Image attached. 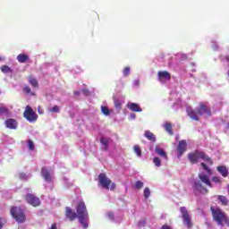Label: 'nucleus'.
<instances>
[{
    "instance_id": "obj_13",
    "label": "nucleus",
    "mask_w": 229,
    "mask_h": 229,
    "mask_svg": "<svg viewBox=\"0 0 229 229\" xmlns=\"http://www.w3.org/2000/svg\"><path fill=\"white\" fill-rule=\"evenodd\" d=\"M65 216L69 221H76V219H78V213L74 212L72 208L69 207L65 208Z\"/></svg>"
},
{
    "instance_id": "obj_14",
    "label": "nucleus",
    "mask_w": 229,
    "mask_h": 229,
    "mask_svg": "<svg viewBox=\"0 0 229 229\" xmlns=\"http://www.w3.org/2000/svg\"><path fill=\"white\" fill-rule=\"evenodd\" d=\"M4 124L9 130H17V126L19 125L17 120L13 118H9L5 120Z\"/></svg>"
},
{
    "instance_id": "obj_39",
    "label": "nucleus",
    "mask_w": 229,
    "mask_h": 229,
    "mask_svg": "<svg viewBox=\"0 0 229 229\" xmlns=\"http://www.w3.org/2000/svg\"><path fill=\"white\" fill-rule=\"evenodd\" d=\"M212 182H214V183H221V178L217 177V176H214L211 178Z\"/></svg>"
},
{
    "instance_id": "obj_42",
    "label": "nucleus",
    "mask_w": 229,
    "mask_h": 229,
    "mask_svg": "<svg viewBox=\"0 0 229 229\" xmlns=\"http://www.w3.org/2000/svg\"><path fill=\"white\" fill-rule=\"evenodd\" d=\"M161 229H173V227H171L168 225H162Z\"/></svg>"
},
{
    "instance_id": "obj_54",
    "label": "nucleus",
    "mask_w": 229,
    "mask_h": 229,
    "mask_svg": "<svg viewBox=\"0 0 229 229\" xmlns=\"http://www.w3.org/2000/svg\"><path fill=\"white\" fill-rule=\"evenodd\" d=\"M38 112L40 113V112H42V111H40V109H38Z\"/></svg>"
},
{
    "instance_id": "obj_30",
    "label": "nucleus",
    "mask_w": 229,
    "mask_h": 229,
    "mask_svg": "<svg viewBox=\"0 0 229 229\" xmlns=\"http://www.w3.org/2000/svg\"><path fill=\"white\" fill-rule=\"evenodd\" d=\"M153 164H155L156 167H160V165H162V161L160 160L159 157H154L153 158Z\"/></svg>"
},
{
    "instance_id": "obj_19",
    "label": "nucleus",
    "mask_w": 229,
    "mask_h": 229,
    "mask_svg": "<svg viewBox=\"0 0 229 229\" xmlns=\"http://www.w3.org/2000/svg\"><path fill=\"white\" fill-rule=\"evenodd\" d=\"M16 59L20 64H26L30 60V55L26 54H20L17 55Z\"/></svg>"
},
{
    "instance_id": "obj_51",
    "label": "nucleus",
    "mask_w": 229,
    "mask_h": 229,
    "mask_svg": "<svg viewBox=\"0 0 229 229\" xmlns=\"http://www.w3.org/2000/svg\"><path fill=\"white\" fill-rule=\"evenodd\" d=\"M39 114H44V112L42 111V112H39Z\"/></svg>"
},
{
    "instance_id": "obj_31",
    "label": "nucleus",
    "mask_w": 229,
    "mask_h": 229,
    "mask_svg": "<svg viewBox=\"0 0 229 229\" xmlns=\"http://www.w3.org/2000/svg\"><path fill=\"white\" fill-rule=\"evenodd\" d=\"M143 194H144L145 199H148V198H149L151 196V191L149 190V188H148V187L145 188Z\"/></svg>"
},
{
    "instance_id": "obj_20",
    "label": "nucleus",
    "mask_w": 229,
    "mask_h": 229,
    "mask_svg": "<svg viewBox=\"0 0 229 229\" xmlns=\"http://www.w3.org/2000/svg\"><path fill=\"white\" fill-rule=\"evenodd\" d=\"M144 137H146L148 140H150V142H156L157 140V137L150 131H145Z\"/></svg>"
},
{
    "instance_id": "obj_40",
    "label": "nucleus",
    "mask_w": 229,
    "mask_h": 229,
    "mask_svg": "<svg viewBox=\"0 0 229 229\" xmlns=\"http://www.w3.org/2000/svg\"><path fill=\"white\" fill-rule=\"evenodd\" d=\"M6 225V219L0 217V229H3V226Z\"/></svg>"
},
{
    "instance_id": "obj_2",
    "label": "nucleus",
    "mask_w": 229,
    "mask_h": 229,
    "mask_svg": "<svg viewBox=\"0 0 229 229\" xmlns=\"http://www.w3.org/2000/svg\"><path fill=\"white\" fill-rule=\"evenodd\" d=\"M199 181H195L193 184V191L194 192H205L206 194H208V189L205 188L204 185H207L208 187H210L212 189L214 185H212V182H210V177L207 175V174H199Z\"/></svg>"
},
{
    "instance_id": "obj_18",
    "label": "nucleus",
    "mask_w": 229,
    "mask_h": 229,
    "mask_svg": "<svg viewBox=\"0 0 229 229\" xmlns=\"http://www.w3.org/2000/svg\"><path fill=\"white\" fill-rule=\"evenodd\" d=\"M216 171H218V173H220V174L223 176V178L228 177L229 172H228V168H226L225 165L217 166Z\"/></svg>"
},
{
    "instance_id": "obj_29",
    "label": "nucleus",
    "mask_w": 229,
    "mask_h": 229,
    "mask_svg": "<svg viewBox=\"0 0 229 229\" xmlns=\"http://www.w3.org/2000/svg\"><path fill=\"white\" fill-rule=\"evenodd\" d=\"M134 187L138 191H140V189H142V187H144V182H142V181H136Z\"/></svg>"
},
{
    "instance_id": "obj_27",
    "label": "nucleus",
    "mask_w": 229,
    "mask_h": 229,
    "mask_svg": "<svg viewBox=\"0 0 229 229\" xmlns=\"http://www.w3.org/2000/svg\"><path fill=\"white\" fill-rule=\"evenodd\" d=\"M133 151L136 153L137 157H142V150L140 149V147L139 145H135L133 147Z\"/></svg>"
},
{
    "instance_id": "obj_11",
    "label": "nucleus",
    "mask_w": 229,
    "mask_h": 229,
    "mask_svg": "<svg viewBox=\"0 0 229 229\" xmlns=\"http://www.w3.org/2000/svg\"><path fill=\"white\" fill-rule=\"evenodd\" d=\"M157 79L161 83H164V81H171V73L167 71L158 72Z\"/></svg>"
},
{
    "instance_id": "obj_15",
    "label": "nucleus",
    "mask_w": 229,
    "mask_h": 229,
    "mask_svg": "<svg viewBox=\"0 0 229 229\" xmlns=\"http://www.w3.org/2000/svg\"><path fill=\"white\" fill-rule=\"evenodd\" d=\"M41 176L44 178L45 181H47L48 183H51L53 182V177L51 176V173L47 168L42 167L41 168Z\"/></svg>"
},
{
    "instance_id": "obj_17",
    "label": "nucleus",
    "mask_w": 229,
    "mask_h": 229,
    "mask_svg": "<svg viewBox=\"0 0 229 229\" xmlns=\"http://www.w3.org/2000/svg\"><path fill=\"white\" fill-rule=\"evenodd\" d=\"M28 81L33 89H38V81L33 75H29Z\"/></svg>"
},
{
    "instance_id": "obj_43",
    "label": "nucleus",
    "mask_w": 229,
    "mask_h": 229,
    "mask_svg": "<svg viewBox=\"0 0 229 229\" xmlns=\"http://www.w3.org/2000/svg\"><path fill=\"white\" fill-rule=\"evenodd\" d=\"M107 216L108 218L111 219V221H114V213H108Z\"/></svg>"
},
{
    "instance_id": "obj_24",
    "label": "nucleus",
    "mask_w": 229,
    "mask_h": 229,
    "mask_svg": "<svg viewBox=\"0 0 229 229\" xmlns=\"http://www.w3.org/2000/svg\"><path fill=\"white\" fill-rule=\"evenodd\" d=\"M217 199L220 201L221 205L226 207L228 205V199L225 196L218 195Z\"/></svg>"
},
{
    "instance_id": "obj_22",
    "label": "nucleus",
    "mask_w": 229,
    "mask_h": 229,
    "mask_svg": "<svg viewBox=\"0 0 229 229\" xmlns=\"http://www.w3.org/2000/svg\"><path fill=\"white\" fill-rule=\"evenodd\" d=\"M128 108H130L131 112H142V108L137 103H131Z\"/></svg>"
},
{
    "instance_id": "obj_38",
    "label": "nucleus",
    "mask_w": 229,
    "mask_h": 229,
    "mask_svg": "<svg viewBox=\"0 0 229 229\" xmlns=\"http://www.w3.org/2000/svg\"><path fill=\"white\" fill-rule=\"evenodd\" d=\"M123 76H130V67H125L123 71Z\"/></svg>"
},
{
    "instance_id": "obj_46",
    "label": "nucleus",
    "mask_w": 229,
    "mask_h": 229,
    "mask_svg": "<svg viewBox=\"0 0 229 229\" xmlns=\"http://www.w3.org/2000/svg\"><path fill=\"white\" fill-rule=\"evenodd\" d=\"M75 96H80V91H74Z\"/></svg>"
},
{
    "instance_id": "obj_32",
    "label": "nucleus",
    "mask_w": 229,
    "mask_h": 229,
    "mask_svg": "<svg viewBox=\"0 0 229 229\" xmlns=\"http://www.w3.org/2000/svg\"><path fill=\"white\" fill-rule=\"evenodd\" d=\"M200 165L208 173V174H212V170L209 167H208V165L205 163H201Z\"/></svg>"
},
{
    "instance_id": "obj_12",
    "label": "nucleus",
    "mask_w": 229,
    "mask_h": 229,
    "mask_svg": "<svg viewBox=\"0 0 229 229\" xmlns=\"http://www.w3.org/2000/svg\"><path fill=\"white\" fill-rule=\"evenodd\" d=\"M177 151H178V158L182 157L187 151V141L185 140H180L179 144L177 146Z\"/></svg>"
},
{
    "instance_id": "obj_44",
    "label": "nucleus",
    "mask_w": 229,
    "mask_h": 229,
    "mask_svg": "<svg viewBox=\"0 0 229 229\" xmlns=\"http://www.w3.org/2000/svg\"><path fill=\"white\" fill-rule=\"evenodd\" d=\"M115 187H116L115 182H113V183H111V188H110V190H111V191H115Z\"/></svg>"
},
{
    "instance_id": "obj_33",
    "label": "nucleus",
    "mask_w": 229,
    "mask_h": 229,
    "mask_svg": "<svg viewBox=\"0 0 229 229\" xmlns=\"http://www.w3.org/2000/svg\"><path fill=\"white\" fill-rule=\"evenodd\" d=\"M2 72H12V69L8 65L1 66Z\"/></svg>"
},
{
    "instance_id": "obj_8",
    "label": "nucleus",
    "mask_w": 229,
    "mask_h": 229,
    "mask_svg": "<svg viewBox=\"0 0 229 229\" xmlns=\"http://www.w3.org/2000/svg\"><path fill=\"white\" fill-rule=\"evenodd\" d=\"M98 182L101 184L103 189H106V191H109L110 185L112 184V180L106 177V174L102 173L98 175Z\"/></svg>"
},
{
    "instance_id": "obj_50",
    "label": "nucleus",
    "mask_w": 229,
    "mask_h": 229,
    "mask_svg": "<svg viewBox=\"0 0 229 229\" xmlns=\"http://www.w3.org/2000/svg\"><path fill=\"white\" fill-rule=\"evenodd\" d=\"M227 62H229V57H226Z\"/></svg>"
},
{
    "instance_id": "obj_26",
    "label": "nucleus",
    "mask_w": 229,
    "mask_h": 229,
    "mask_svg": "<svg viewBox=\"0 0 229 229\" xmlns=\"http://www.w3.org/2000/svg\"><path fill=\"white\" fill-rule=\"evenodd\" d=\"M165 130L169 133V135H173V125L169 123H165Z\"/></svg>"
},
{
    "instance_id": "obj_10",
    "label": "nucleus",
    "mask_w": 229,
    "mask_h": 229,
    "mask_svg": "<svg viewBox=\"0 0 229 229\" xmlns=\"http://www.w3.org/2000/svg\"><path fill=\"white\" fill-rule=\"evenodd\" d=\"M197 114H199V115H203L206 114L208 117H210V115H212V111L208 106L201 102L199 103V108L197 109Z\"/></svg>"
},
{
    "instance_id": "obj_25",
    "label": "nucleus",
    "mask_w": 229,
    "mask_h": 229,
    "mask_svg": "<svg viewBox=\"0 0 229 229\" xmlns=\"http://www.w3.org/2000/svg\"><path fill=\"white\" fill-rule=\"evenodd\" d=\"M22 92L24 94H30V96H37V94H35V92H31V88H30V86L25 85L22 89Z\"/></svg>"
},
{
    "instance_id": "obj_52",
    "label": "nucleus",
    "mask_w": 229,
    "mask_h": 229,
    "mask_svg": "<svg viewBox=\"0 0 229 229\" xmlns=\"http://www.w3.org/2000/svg\"><path fill=\"white\" fill-rule=\"evenodd\" d=\"M227 128H228V130H229V123L227 124Z\"/></svg>"
},
{
    "instance_id": "obj_34",
    "label": "nucleus",
    "mask_w": 229,
    "mask_h": 229,
    "mask_svg": "<svg viewBox=\"0 0 229 229\" xmlns=\"http://www.w3.org/2000/svg\"><path fill=\"white\" fill-rule=\"evenodd\" d=\"M101 112L104 114V115H110V110L106 106H102Z\"/></svg>"
},
{
    "instance_id": "obj_37",
    "label": "nucleus",
    "mask_w": 229,
    "mask_h": 229,
    "mask_svg": "<svg viewBox=\"0 0 229 229\" xmlns=\"http://www.w3.org/2000/svg\"><path fill=\"white\" fill-rule=\"evenodd\" d=\"M8 108L4 106H0V115H3V114H8Z\"/></svg>"
},
{
    "instance_id": "obj_41",
    "label": "nucleus",
    "mask_w": 229,
    "mask_h": 229,
    "mask_svg": "<svg viewBox=\"0 0 229 229\" xmlns=\"http://www.w3.org/2000/svg\"><path fill=\"white\" fill-rule=\"evenodd\" d=\"M82 94H84V96H90V91H89V89H82Z\"/></svg>"
},
{
    "instance_id": "obj_23",
    "label": "nucleus",
    "mask_w": 229,
    "mask_h": 229,
    "mask_svg": "<svg viewBox=\"0 0 229 229\" xmlns=\"http://www.w3.org/2000/svg\"><path fill=\"white\" fill-rule=\"evenodd\" d=\"M100 142L104 146V151H108V144H110V139H108V138H101L100 139Z\"/></svg>"
},
{
    "instance_id": "obj_7",
    "label": "nucleus",
    "mask_w": 229,
    "mask_h": 229,
    "mask_svg": "<svg viewBox=\"0 0 229 229\" xmlns=\"http://www.w3.org/2000/svg\"><path fill=\"white\" fill-rule=\"evenodd\" d=\"M23 117L29 121V123H35L37 119H38V115L35 112H33V108L31 106H27L26 109L23 113Z\"/></svg>"
},
{
    "instance_id": "obj_28",
    "label": "nucleus",
    "mask_w": 229,
    "mask_h": 229,
    "mask_svg": "<svg viewBox=\"0 0 229 229\" xmlns=\"http://www.w3.org/2000/svg\"><path fill=\"white\" fill-rule=\"evenodd\" d=\"M114 107L118 110H121L123 104L121 103L120 99H117L116 98H114Z\"/></svg>"
},
{
    "instance_id": "obj_47",
    "label": "nucleus",
    "mask_w": 229,
    "mask_h": 229,
    "mask_svg": "<svg viewBox=\"0 0 229 229\" xmlns=\"http://www.w3.org/2000/svg\"><path fill=\"white\" fill-rule=\"evenodd\" d=\"M131 119H135V117H136L135 114H131Z\"/></svg>"
},
{
    "instance_id": "obj_45",
    "label": "nucleus",
    "mask_w": 229,
    "mask_h": 229,
    "mask_svg": "<svg viewBox=\"0 0 229 229\" xmlns=\"http://www.w3.org/2000/svg\"><path fill=\"white\" fill-rule=\"evenodd\" d=\"M50 229H57L56 224H53V225H51V228H50Z\"/></svg>"
},
{
    "instance_id": "obj_48",
    "label": "nucleus",
    "mask_w": 229,
    "mask_h": 229,
    "mask_svg": "<svg viewBox=\"0 0 229 229\" xmlns=\"http://www.w3.org/2000/svg\"><path fill=\"white\" fill-rule=\"evenodd\" d=\"M229 227V218L227 219V222L225 223Z\"/></svg>"
},
{
    "instance_id": "obj_1",
    "label": "nucleus",
    "mask_w": 229,
    "mask_h": 229,
    "mask_svg": "<svg viewBox=\"0 0 229 229\" xmlns=\"http://www.w3.org/2000/svg\"><path fill=\"white\" fill-rule=\"evenodd\" d=\"M76 212L79 219V223L85 229L89 228V211L87 210V205L85 201L80 200L76 206Z\"/></svg>"
},
{
    "instance_id": "obj_35",
    "label": "nucleus",
    "mask_w": 229,
    "mask_h": 229,
    "mask_svg": "<svg viewBox=\"0 0 229 229\" xmlns=\"http://www.w3.org/2000/svg\"><path fill=\"white\" fill-rule=\"evenodd\" d=\"M28 148L30 151H33V149H35V143H33V140H28Z\"/></svg>"
},
{
    "instance_id": "obj_16",
    "label": "nucleus",
    "mask_w": 229,
    "mask_h": 229,
    "mask_svg": "<svg viewBox=\"0 0 229 229\" xmlns=\"http://www.w3.org/2000/svg\"><path fill=\"white\" fill-rule=\"evenodd\" d=\"M186 112L188 117L191 118L192 121H199V116H198V111H195L192 108H187Z\"/></svg>"
},
{
    "instance_id": "obj_4",
    "label": "nucleus",
    "mask_w": 229,
    "mask_h": 229,
    "mask_svg": "<svg viewBox=\"0 0 229 229\" xmlns=\"http://www.w3.org/2000/svg\"><path fill=\"white\" fill-rule=\"evenodd\" d=\"M188 158L191 164H198V160H199V158L201 160H205V162H208L210 165L214 164V161H212L210 157L207 156L205 152L199 150H195L193 153H190L188 155Z\"/></svg>"
},
{
    "instance_id": "obj_21",
    "label": "nucleus",
    "mask_w": 229,
    "mask_h": 229,
    "mask_svg": "<svg viewBox=\"0 0 229 229\" xmlns=\"http://www.w3.org/2000/svg\"><path fill=\"white\" fill-rule=\"evenodd\" d=\"M155 151H156L157 155H158L159 157H162V158H165V160H167V153H165V150H164V148L156 147Z\"/></svg>"
},
{
    "instance_id": "obj_53",
    "label": "nucleus",
    "mask_w": 229,
    "mask_h": 229,
    "mask_svg": "<svg viewBox=\"0 0 229 229\" xmlns=\"http://www.w3.org/2000/svg\"><path fill=\"white\" fill-rule=\"evenodd\" d=\"M3 60V57H0V61Z\"/></svg>"
},
{
    "instance_id": "obj_9",
    "label": "nucleus",
    "mask_w": 229,
    "mask_h": 229,
    "mask_svg": "<svg viewBox=\"0 0 229 229\" xmlns=\"http://www.w3.org/2000/svg\"><path fill=\"white\" fill-rule=\"evenodd\" d=\"M25 199L27 203L32 207H40V198L35 196L34 194H27Z\"/></svg>"
},
{
    "instance_id": "obj_3",
    "label": "nucleus",
    "mask_w": 229,
    "mask_h": 229,
    "mask_svg": "<svg viewBox=\"0 0 229 229\" xmlns=\"http://www.w3.org/2000/svg\"><path fill=\"white\" fill-rule=\"evenodd\" d=\"M213 221L219 226H225V223H228V216L219 208H210Z\"/></svg>"
},
{
    "instance_id": "obj_5",
    "label": "nucleus",
    "mask_w": 229,
    "mask_h": 229,
    "mask_svg": "<svg viewBox=\"0 0 229 229\" xmlns=\"http://www.w3.org/2000/svg\"><path fill=\"white\" fill-rule=\"evenodd\" d=\"M10 214L17 223H24L26 221V215H24V211L21 208L12 207Z\"/></svg>"
},
{
    "instance_id": "obj_49",
    "label": "nucleus",
    "mask_w": 229,
    "mask_h": 229,
    "mask_svg": "<svg viewBox=\"0 0 229 229\" xmlns=\"http://www.w3.org/2000/svg\"><path fill=\"white\" fill-rule=\"evenodd\" d=\"M227 191H228V192H229V184L227 185Z\"/></svg>"
},
{
    "instance_id": "obj_6",
    "label": "nucleus",
    "mask_w": 229,
    "mask_h": 229,
    "mask_svg": "<svg viewBox=\"0 0 229 229\" xmlns=\"http://www.w3.org/2000/svg\"><path fill=\"white\" fill-rule=\"evenodd\" d=\"M180 212L182 214V223H183L184 226H186L188 229L192 228V226H193L192 218H191V215L189 214L187 208L181 207Z\"/></svg>"
},
{
    "instance_id": "obj_36",
    "label": "nucleus",
    "mask_w": 229,
    "mask_h": 229,
    "mask_svg": "<svg viewBox=\"0 0 229 229\" xmlns=\"http://www.w3.org/2000/svg\"><path fill=\"white\" fill-rule=\"evenodd\" d=\"M48 112L58 114V112H60V107L58 106H55L54 107L48 109Z\"/></svg>"
}]
</instances>
